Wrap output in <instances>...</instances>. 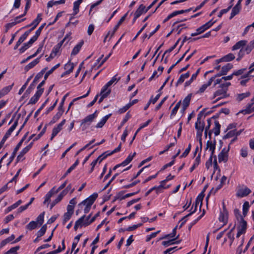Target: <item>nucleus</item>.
Returning <instances> with one entry per match:
<instances>
[{"instance_id": "49530a36", "label": "nucleus", "mask_w": 254, "mask_h": 254, "mask_svg": "<svg viewBox=\"0 0 254 254\" xmlns=\"http://www.w3.org/2000/svg\"><path fill=\"white\" fill-rule=\"evenodd\" d=\"M13 84L11 85L6 86L2 88L0 92L1 93L2 95L4 96L7 94L12 89Z\"/></svg>"}, {"instance_id": "680f3d73", "label": "nucleus", "mask_w": 254, "mask_h": 254, "mask_svg": "<svg viewBox=\"0 0 254 254\" xmlns=\"http://www.w3.org/2000/svg\"><path fill=\"white\" fill-rule=\"evenodd\" d=\"M178 238V236H177L176 238L173 239L171 240H170L169 241H163L162 243V245L166 247H168L169 246L171 245L174 244L173 241L176 240Z\"/></svg>"}, {"instance_id": "a878e982", "label": "nucleus", "mask_w": 254, "mask_h": 254, "mask_svg": "<svg viewBox=\"0 0 254 254\" xmlns=\"http://www.w3.org/2000/svg\"><path fill=\"white\" fill-rule=\"evenodd\" d=\"M110 116H111V114H109V115H106V116L104 117L101 119L100 122H99L97 124V125L95 127L96 128H101V127H102L104 126V125L105 124V123H106L107 121L108 120L109 118L110 117Z\"/></svg>"}, {"instance_id": "603ef678", "label": "nucleus", "mask_w": 254, "mask_h": 254, "mask_svg": "<svg viewBox=\"0 0 254 254\" xmlns=\"http://www.w3.org/2000/svg\"><path fill=\"white\" fill-rule=\"evenodd\" d=\"M60 112H57V114L53 117L52 119L50 122V125L55 123L62 116Z\"/></svg>"}, {"instance_id": "f03ea898", "label": "nucleus", "mask_w": 254, "mask_h": 254, "mask_svg": "<svg viewBox=\"0 0 254 254\" xmlns=\"http://www.w3.org/2000/svg\"><path fill=\"white\" fill-rule=\"evenodd\" d=\"M97 111H96L93 114L86 116L81 120L80 127L82 131L85 130L91 125L94 119L97 117Z\"/></svg>"}, {"instance_id": "ddd939ff", "label": "nucleus", "mask_w": 254, "mask_h": 254, "mask_svg": "<svg viewBox=\"0 0 254 254\" xmlns=\"http://www.w3.org/2000/svg\"><path fill=\"white\" fill-rule=\"evenodd\" d=\"M147 11L145 6L143 4H140L134 13L135 18H138L141 14Z\"/></svg>"}, {"instance_id": "3c124183", "label": "nucleus", "mask_w": 254, "mask_h": 254, "mask_svg": "<svg viewBox=\"0 0 254 254\" xmlns=\"http://www.w3.org/2000/svg\"><path fill=\"white\" fill-rule=\"evenodd\" d=\"M100 215V212H98V213H97L94 216H93L91 219V220H90L89 222H87V221H86V222H84L83 223V225L85 227L86 226H88L89 225H90L91 223H92V222H93L95 219H96L97 217H98Z\"/></svg>"}, {"instance_id": "0e129e2a", "label": "nucleus", "mask_w": 254, "mask_h": 254, "mask_svg": "<svg viewBox=\"0 0 254 254\" xmlns=\"http://www.w3.org/2000/svg\"><path fill=\"white\" fill-rule=\"evenodd\" d=\"M111 92V90L109 89L106 92V93H104V94H100L101 97L98 101V103L99 104L101 103L103 101L104 99H105V98L108 97V96L110 94Z\"/></svg>"}, {"instance_id": "c85d7f7f", "label": "nucleus", "mask_w": 254, "mask_h": 254, "mask_svg": "<svg viewBox=\"0 0 254 254\" xmlns=\"http://www.w3.org/2000/svg\"><path fill=\"white\" fill-rule=\"evenodd\" d=\"M252 104H248L245 110L241 111L239 113H243L244 114H249L254 111V107L252 108Z\"/></svg>"}, {"instance_id": "4be33fe9", "label": "nucleus", "mask_w": 254, "mask_h": 254, "mask_svg": "<svg viewBox=\"0 0 254 254\" xmlns=\"http://www.w3.org/2000/svg\"><path fill=\"white\" fill-rule=\"evenodd\" d=\"M207 29L204 24L202 25L201 26L199 27L196 30V32L195 33H192L191 34V37H194L197 36L199 34L202 33L204 31L206 30Z\"/></svg>"}, {"instance_id": "4d7b16f0", "label": "nucleus", "mask_w": 254, "mask_h": 254, "mask_svg": "<svg viewBox=\"0 0 254 254\" xmlns=\"http://www.w3.org/2000/svg\"><path fill=\"white\" fill-rule=\"evenodd\" d=\"M180 40V38L176 42V43L173 46H172L171 48H170L169 49H168L167 50H166L165 53H164V54L163 55V56H162V60L163 59L165 55L167 53H170L172 51H173L175 48L176 47H177V45L178 44V43L179 42Z\"/></svg>"}, {"instance_id": "6e6552de", "label": "nucleus", "mask_w": 254, "mask_h": 254, "mask_svg": "<svg viewBox=\"0 0 254 254\" xmlns=\"http://www.w3.org/2000/svg\"><path fill=\"white\" fill-rule=\"evenodd\" d=\"M135 154H136L135 152H134L132 155L129 154L127 156V157L123 162H122L121 164L116 165L113 168V170H116L117 168H118L119 167H120L121 166L124 167V166H126V165H127L128 164H129L132 161L133 157L135 156Z\"/></svg>"}, {"instance_id": "bb28decb", "label": "nucleus", "mask_w": 254, "mask_h": 254, "mask_svg": "<svg viewBox=\"0 0 254 254\" xmlns=\"http://www.w3.org/2000/svg\"><path fill=\"white\" fill-rule=\"evenodd\" d=\"M90 92V89H89V90L87 91L86 94H85V95H84L83 96H80V97H78L77 98H74V99H73V100L69 103V104L68 105L67 112H68L69 110L70 107L73 104V103H74V102L75 101H77V100H78L79 99H81L82 98H85V97H87L88 96V95L89 94Z\"/></svg>"}, {"instance_id": "e433bc0d", "label": "nucleus", "mask_w": 254, "mask_h": 254, "mask_svg": "<svg viewBox=\"0 0 254 254\" xmlns=\"http://www.w3.org/2000/svg\"><path fill=\"white\" fill-rule=\"evenodd\" d=\"M177 229V226H176L170 234L165 235L164 237L160 238V240L165 239L168 238H174L176 235V231Z\"/></svg>"}, {"instance_id": "58836bf2", "label": "nucleus", "mask_w": 254, "mask_h": 254, "mask_svg": "<svg viewBox=\"0 0 254 254\" xmlns=\"http://www.w3.org/2000/svg\"><path fill=\"white\" fill-rule=\"evenodd\" d=\"M47 230V225L46 224H44L42 226L41 228L37 232L36 235L38 236V238H40L43 236Z\"/></svg>"}, {"instance_id": "c9c22d12", "label": "nucleus", "mask_w": 254, "mask_h": 254, "mask_svg": "<svg viewBox=\"0 0 254 254\" xmlns=\"http://www.w3.org/2000/svg\"><path fill=\"white\" fill-rule=\"evenodd\" d=\"M29 150H27V148H25V147L20 151V154L17 157V161H20L24 159L23 156L24 155L28 152Z\"/></svg>"}, {"instance_id": "9d476101", "label": "nucleus", "mask_w": 254, "mask_h": 254, "mask_svg": "<svg viewBox=\"0 0 254 254\" xmlns=\"http://www.w3.org/2000/svg\"><path fill=\"white\" fill-rule=\"evenodd\" d=\"M247 228V223L243 217H241V220L239 222V224L237 227V230L245 234L246 232Z\"/></svg>"}, {"instance_id": "7c9ffc66", "label": "nucleus", "mask_w": 254, "mask_h": 254, "mask_svg": "<svg viewBox=\"0 0 254 254\" xmlns=\"http://www.w3.org/2000/svg\"><path fill=\"white\" fill-rule=\"evenodd\" d=\"M215 127L213 129V131L214 132L215 135L217 136L220 134V127L221 125H220L218 121H215Z\"/></svg>"}, {"instance_id": "bf43d9fd", "label": "nucleus", "mask_w": 254, "mask_h": 254, "mask_svg": "<svg viewBox=\"0 0 254 254\" xmlns=\"http://www.w3.org/2000/svg\"><path fill=\"white\" fill-rule=\"evenodd\" d=\"M160 27V25H158L157 26V27H156V28L152 32H150V33L148 36H147V35L146 34H144L143 36V38L145 39L147 37L148 39H149L152 36H153L158 30Z\"/></svg>"}, {"instance_id": "5701e85b", "label": "nucleus", "mask_w": 254, "mask_h": 254, "mask_svg": "<svg viewBox=\"0 0 254 254\" xmlns=\"http://www.w3.org/2000/svg\"><path fill=\"white\" fill-rule=\"evenodd\" d=\"M207 147L206 149L209 148V150L211 151V153L210 155L213 156L215 149V145H216V141L214 140V142L213 143L212 141H208L207 142Z\"/></svg>"}, {"instance_id": "20e7f679", "label": "nucleus", "mask_w": 254, "mask_h": 254, "mask_svg": "<svg viewBox=\"0 0 254 254\" xmlns=\"http://www.w3.org/2000/svg\"><path fill=\"white\" fill-rule=\"evenodd\" d=\"M221 89L217 90L214 94L213 98H215L217 96H220L217 99H216L215 101L213 102L214 103L217 102L218 100L222 98H224L228 96L227 94V89L226 88L220 87Z\"/></svg>"}, {"instance_id": "a19ab883", "label": "nucleus", "mask_w": 254, "mask_h": 254, "mask_svg": "<svg viewBox=\"0 0 254 254\" xmlns=\"http://www.w3.org/2000/svg\"><path fill=\"white\" fill-rule=\"evenodd\" d=\"M233 67L231 64H227L222 67L221 70L225 75Z\"/></svg>"}, {"instance_id": "aec40b11", "label": "nucleus", "mask_w": 254, "mask_h": 254, "mask_svg": "<svg viewBox=\"0 0 254 254\" xmlns=\"http://www.w3.org/2000/svg\"><path fill=\"white\" fill-rule=\"evenodd\" d=\"M55 189V187H54L45 195V200L43 202L44 204H46L47 202H48L50 201L51 197L53 196V195L55 193H56L54 191V190Z\"/></svg>"}, {"instance_id": "4468645a", "label": "nucleus", "mask_w": 254, "mask_h": 254, "mask_svg": "<svg viewBox=\"0 0 254 254\" xmlns=\"http://www.w3.org/2000/svg\"><path fill=\"white\" fill-rule=\"evenodd\" d=\"M248 43V41L245 40H241L238 42H237L233 47L232 50H236L242 48H243V47L246 46Z\"/></svg>"}, {"instance_id": "412c9836", "label": "nucleus", "mask_w": 254, "mask_h": 254, "mask_svg": "<svg viewBox=\"0 0 254 254\" xmlns=\"http://www.w3.org/2000/svg\"><path fill=\"white\" fill-rule=\"evenodd\" d=\"M190 73L189 71H188L187 73L185 74H181L176 83V86H177L179 84L183 83L185 80L188 78L190 76Z\"/></svg>"}, {"instance_id": "c03bdc74", "label": "nucleus", "mask_w": 254, "mask_h": 254, "mask_svg": "<svg viewBox=\"0 0 254 254\" xmlns=\"http://www.w3.org/2000/svg\"><path fill=\"white\" fill-rule=\"evenodd\" d=\"M60 65V64H58L56 65H55L54 66H53L50 70L48 71L45 74V80H46L48 78V77L52 74L54 71L57 68H58Z\"/></svg>"}, {"instance_id": "13d9d810", "label": "nucleus", "mask_w": 254, "mask_h": 254, "mask_svg": "<svg viewBox=\"0 0 254 254\" xmlns=\"http://www.w3.org/2000/svg\"><path fill=\"white\" fill-rule=\"evenodd\" d=\"M20 22L21 21H16L6 24L5 25V32H7L10 28L15 25L16 24L20 23Z\"/></svg>"}, {"instance_id": "6ab92c4d", "label": "nucleus", "mask_w": 254, "mask_h": 254, "mask_svg": "<svg viewBox=\"0 0 254 254\" xmlns=\"http://www.w3.org/2000/svg\"><path fill=\"white\" fill-rule=\"evenodd\" d=\"M36 86V84L34 82H32L29 86L28 87L27 90H26L25 92L24 93L23 96L21 97L22 98H24L25 97H27L31 93L32 90H34L35 88V87Z\"/></svg>"}, {"instance_id": "864d4df0", "label": "nucleus", "mask_w": 254, "mask_h": 254, "mask_svg": "<svg viewBox=\"0 0 254 254\" xmlns=\"http://www.w3.org/2000/svg\"><path fill=\"white\" fill-rule=\"evenodd\" d=\"M45 212L41 213L37 218L36 222H37V224L39 223L40 225H41L44 222Z\"/></svg>"}, {"instance_id": "39448f33", "label": "nucleus", "mask_w": 254, "mask_h": 254, "mask_svg": "<svg viewBox=\"0 0 254 254\" xmlns=\"http://www.w3.org/2000/svg\"><path fill=\"white\" fill-rule=\"evenodd\" d=\"M65 120L64 119L56 127L53 128L50 140H52L58 133L62 129L63 126L65 123Z\"/></svg>"}, {"instance_id": "de8ad7c7", "label": "nucleus", "mask_w": 254, "mask_h": 254, "mask_svg": "<svg viewBox=\"0 0 254 254\" xmlns=\"http://www.w3.org/2000/svg\"><path fill=\"white\" fill-rule=\"evenodd\" d=\"M32 77H33V76L31 75L29 78H28V79H27L26 82L24 83V85H23V86L21 87V88L19 90V92H18V94L19 95H21L23 92V91L26 89V87H27V86L28 85V83H29L30 80L31 79Z\"/></svg>"}, {"instance_id": "774afa93", "label": "nucleus", "mask_w": 254, "mask_h": 254, "mask_svg": "<svg viewBox=\"0 0 254 254\" xmlns=\"http://www.w3.org/2000/svg\"><path fill=\"white\" fill-rule=\"evenodd\" d=\"M30 46L31 45L28 44V42L24 43L23 45L19 49L20 53H24Z\"/></svg>"}, {"instance_id": "a211bd4d", "label": "nucleus", "mask_w": 254, "mask_h": 254, "mask_svg": "<svg viewBox=\"0 0 254 254\" xmlns=\"http://www.w3.org/2000/svg\"><path fill=\"white\" fill-rule=\"evenodd\" d=\"M40 58L35 59L34 61L30 63L25 66L24 69L26 71H28L29 69L34 67L37 64L39 63Z\"/></svg>"}, {"instance_id": "c756f323", "label": "nucleus", "mask_w": 254, "mask_h": 254, "mask_svg": "<svg viewBox=\"0 0 254 254\" xmlns=\"http://www.w3.org/2000/svg\"><path fill=\"white\" fill-rule=\"evenodd\" d=\"M241 8V6H238L235 5V6L232 8L230 19H231L236 15L238 14L239 13Z\"/></svg>"}, {"instance_id": "6e6d98bb", "label": "nucleus", "mask_w": 254, "mask_h": 254, "mask_svg": "<svg viewBox=\"0 0 254 254\" xmlns=\"http://www.w3.org/2000/svg\"><path fill=\"white\" fill-rule=\"evenodd\" d=\"M236 134V129H233L229 131L226 135H225L223 137V139H226L227 138H231L234 136H235Z\"/></svg>"}, {"instance_id": "473e14b6", "label": "nucleus", "mask_w": 254, "mask_h": 254, "mask_svg": "<svg viewBox=\"0 0 254 254\" xmlns=\"http://www.w3.org/2000/svg\"><path fill=\"white\" fill-rule=\"evenodd\" d=\"M65 0H59L57 1L51 0L47 3L48 7H51L54 5L64 4L65 3Z\"/></svg>"}, {"instance_id": "79ce46f5", "label": "nucleus", "mask_w": 254, "mask_h": 254, "mask_svg": "<svg viewBox=\"0 0 254 254\" xmlns=\"http://www.w3.org/2000/svg\"><path fill=\"white\" fill-rule=\"evenodd\" d=\"M109 156H110V154H108V151H106L99 156L96 160H97V162H99V163H100L103 160L106 159Z\"/></svg>"}, {"instance_id": "393cba45", "label": "nucleus", "mask_w": 254, "mask_h": 254, "mask_svg": "<svg viewBox=\"0 0 254 254\" xmlns=\"http://www.w3.org/2000/svg\"><path fill=\"white\" fill-rule=\"evenodd\" d=\"M191 94H189L183 100V105L184 111H185L190 105Z\"/></svg>"}, {"instance_id": "7ed1b4c3", "label": "nucleus", "mask_w": 254, "mask_h": 254, "mask_svg": "<svg viewBox=\"0 0 254 254\" xmlns=\"http://www.w3.org/2000/svg\"><path fill=\"white\" fill-rule=\"evenodd\" d=\"M205 109H203L197 115V121L195 124V128L197 130L203 131L204 127V122H201V119Z\"/></svg>"}, {"instance_id": "4c0bfd02", "label": "nucleus", "mask_w": 254, "mask_h": 254, "mask_svg": "<svg viewBox=\"0 0 254 254\" xmlns=\"http://www.w3.org/2000/svg\"><path fill=\"white\" fill-rule=\"evenodd\" d=\"M228 154L220 153L218 154V161L219 162H226L228 160Z\"/></svg>"}, {"instance_id": "69168bd1", "label": "nucleus", "mask_w": 254, "mask_h": 254, "mask_svg": "<svg viewBox=\"0 0 254 254\" xmlns=\"http://www.w3.org/2000/svg\"><path fill=\"white\" fill-rule=\"evenodd\" d=\"M72 215V214L69 213H65L64 215L63 224H65V223L70 219Z\"/></svg>"}, {"instance_id": "2f4dec72", "label": "nucleus", "mask_w": 254, "mask_h": 254, "mask_svg": "<svg viewBox=\"0 0 254 254\" xmlns=\"http://www.w3.org/2000/svg\"><path fill=\"white\" fill-rule=\"evenodd\" d=\"M21 145L20 144V143H18L17 144L16 147H15L11 156L9 158V161L8 163L7 164V165H8L13 160L14 158L15 155L17 152V151L19 150V148L21 147Z\"/></svg>"}, {"instance_id": "e2e57ef3", "label": "nucleus", "mask_w": 254, "mask_h": 254, "mask_svg": "<svg viewBox=\"0 0 254 254\" xmlns=\"http://www.w3.org/2000/svg\"><path fill=\"white\" fill-rule=\"evenodd\" d=\"M26 38L22 35L18 39V41L16 42L14 49L16 50L18 48V47L20 45V44L26 39Z\"/></svg>"}, {"instance_id": "09e8293b", "label": "nucleus", "mask_w": 254, "mask_h": 254, "mask_svg": "<svg viewBox=\"0 0 254 254\" xmlns=\"http://www.w3.org/2000/svg\"><path fill=\"white\" fill-rule=\"evenodd\" d=\"M249 71L247 74L242 76L243 78H246L248 76L254 77V75L251 74L252 72L254 70V62L251 65V66L249 67Z\"/></svg>"}, {"instance_id": "cd10ccee", "label": "nucleus", "mask_w": 254, "mask_h": 254, "mask_svg": "<svg viewBox=\"0 0 254 254\" xmlns=\"http://www.w3.org/2000/svg\"><path fill=\"white\" fill-rule=\"evenodd\" d=\"M200 162V154H198V156L196 157L193 165L190 168V172H192L196 167L198 166Z\"/></svg>"}, {"instance_id": "f3484780", "label": "nucleus", "mask_w": 254, "mask_h": 254, "mask_svg": "<svg viewBox=\"0 0 254 254\" xmlns=\"http://www.w3.org/2000/svg\"><path fill=\"white\" fill-rule=\"evenodd\" d=\"M127 14L128 12L126 13L124 16H123L120 19V20L118 21L117 24L114 27L113 31H112L111 34V37H112L114 35L115 33L119 28V26L124 21V20H125L127 16Z\"/></svg>"}, {"instance_id": "f704fd0d", "label": "nucleus", "mask_w": 254, "mask_h": 254, "mask_svg": "<svg viewBox=\"0 0 254 254\" xmlns=\"http://www.w3.org/2000/svg\"><path fill=\"white\" fill-rule=\"evenodd\" d=\"M191 10V8H190L189 9H186V10H177L173 12L172 13H170V16L172 17H173L178 14H183L186 12H188L190 11Z\"/></svg>"}, {"instance_id": "338daca9", "label": "nucleus", "mask_w": 254, "mask_h": 254, "mask_svg": "<svg viewBox=\"0 0 254 254\" xmlns=\"http://www.w3.org/2000/svg\"><path fill=\"white\" fill-rule=\"evenodd\" d=\"M191 144L190 143L188 145L187 148L186 149L185 151L182 153V154L180 156L181 158L186 157L190 153V150L191 149Z\"/></svg>"}, {"instance_id": "f257e3e1", "label": "nucleus", "mask_w": 254, "mask_h": 254, "mask_svg": "<svg viewBox=\"0 0 254 254\" xmlns=\"http://www.w3.org/2000/svg\"><path fill=\"white\" fill-rule=\"evenodd\" d=\"M97 197L98 194L97 193H94L93 194L79 203L78 204V207L81 208V209H82L83 206H84V213H88L91 209L92 205L93 204Z\"/></svg>"}, {"instance_id": "a18cd8bd", "label": "nucleus", "mask_w": 254, "mask_h": 254, "mask_svg": "<svg viewBox=\"0 0 254 254\" xmlns=\"http://www.w3.org/2000/svg\"><path fill=\"white\" fill-rule=\"evenodd\" d=\"M249 207L250 205L249 202L245 201L243 205V215L244 217L247 215Z\"/></svg>"}, {"instance_id": "72a5a7b5", "label": "nucleus", "mask_w": 254, "mask_h": 254, "mask_svg": "<svg viewBox=\"0 0 254 254\" xmlns=\"http://www.w3.org/2000/svg\"><path fill=\"white\" fill-rule=\"evenodd\" d=\"M81 3V0H77L73 3V15L76 14L79 12V5Z\"/></svg>"}, {"instance_id": "8fccbe9b", "label": "nucleus", "mask_w": 254, "mask_h": 254, "mask_svg": "<svg viewBox=\"0 0 254 254\" xmlns=\"http://www.w3.org/2000/svg\"><path fill=\"white\" fill-rule=\"evenodd\" d=\"M181 103V101H180L176 104V105H175L174 108L172 110V112L171 113V117L176 115L178 109H179V108L180 107Z\"/></svg>"}, {"instance_id": "ea45409f", "label": "nucleus", "mask_w": 254, "mask_h": 254, "mask_svg": "<svg viewBox=\"0 0 254 254\" xmlns=\"http://www.w3.org/2000/svg\"><path fill=\"white\" fill-rule=\"evenodd\" d=\"M250 92H247L246 93H243L241 94H239L237 95V100L238 101H241L245 98L248 97L250 95Z\"/></svg>"}, {"instance_id": "9b49d317", "label": "nucleus", "mask_w": 254, "mask_h": 254, "mask_svg": "<svg viewBox=\"0 0 254 254\" xmlns=\"http://www.w3.org/2000/svg\"><path fill=\"white\" fill-rule=\"evenodd\" d=\"M42 95L41 91H37L34 95L31 98L28 104H36Z\"/></svg>"}, {"instance_id": "0eeeda50", "label": "nucleus", "mask_w": 254, "mask_h": 254, "mask_svg": "<svg viewBox=\"0 0 254 254\" xmlns=\"http://www.w3.org/2000/svg\"><path fill=\"white\" fill-rule=\"evenodd\" d=\"M251 192V190L248 187H245L244 189H239L236 192V196L242 198L248 195Z\"/></svg>"}, {"instance_id": "b1692460", "label": "nucleus", "mask_w": 254, "mask_h": 254, "mask_svg": "<svg viewBox=\"0 0 254 254\" xmlns=\"http://www.w3.org/2000/svg\"><path fill=\"white\" fill-rule=\"evenodd\" d=\"M85 215H84L82 217H81L79 219H78L75 223L74 226V229L76 231L78 228L79 226L82 227L84 226L83 225V223L84 222V220L85 219Z\"/></svg>"}, {"instance_id": "dca6fc26", "label": "nucleus", "mask_w": 254, "mask_h": 254, "mask_svg": "<svg viewBox=\"0 0 254 254\" xmlns=\"http://www.w3.org/2000/svg\"><path fill=\"white\" fill-rule=\"evenodd\" d=\"M84 42L83 40L81 41L78 44H77L73 49L71 56H75L77 55L80 51L81 48L83 45Z\"/></svg>"}, {"instance_id": "052dcab7", "label": "nucleus", "mask_w": 254, "mask_h": 254, "mask_svg": "<svg viewBox=\"0 0 254 254\" xmlns=\"http://www.w3.org/2000/svg\"><path fill=\"white\" fill-rule=\"evenodd\" d=\"M19 246H16L11 248L9 250L7 251L4 254H16V252L19 249Z\"/></svg>"}, {"instance_id": "1a4fd4ad", "label": "nucleus", "mask_w": 254, "mask_h": 254, "mask_svg": "<svg viewBox=\"0 0 254 254\" xmlns=\"http://www.w3.org/2000/svg\"><path fill=\"white\" fill-rule=\"evenodd\" d=\"M235 57L233 54L229 53V54H227V55L224 56L222 58H221L220 59L216 60L215 61V64H219L220 63L222 62H230V61H231L233 60L234 59H235Z\"/></svg>"}, {"instance_id": "f8f14e48", "label": "nucleus", "mask_w": 254, "mask_h": 254, "mask_svg": "<svg viewBox=\"0 0 254 254\" xmlns=\"http://www.w3.org/2000/svg\"><path fill=\"white\" fill-rule=\"evenodd\" d=\"M228 211H221L219 220L220 222L224 223L223 225H226L228 222Z\"/></svg>"}, {"instance_id": "37998d69", "label": "nucleus", "mask_w": 254, "mask_h": 254, "mask_svg": "<svg viewBox=\"0 0 254 254\" xmlns=\"http://www.w3.org/2000/svg\"><path fill=\"white\" fill-rule=\"evenodd\" d=\"M37 222L34 221H31L28 224H27L26 226V229L29 230H32L35 229L37 226Z\"/></svg>"}, {"instance_id": "5fc2aeb1", "label": "nucleus", "mask_w": 254, "mask_h": 254, "mask_svg": "<svg viewBox=\"0 0 254 254\" xmlns=\"http://www.w3.org/2000/svg\"><path fill=\"white\" fill-rule=\"evenodd\" d=\"M120 77L117 78V75L113 76L112 79L108 82L106 84L109 87L112 85L114 83H117L120 80Z\"/></svg>"}, {"instance_id": "423d86ee", "label": "nucleus", "mask_w": 254, "mask_h": 254, "mask_svg": "<svg viewBox=\"0 0 254 254\" xmlns=\"http://www.w3.org/2000/svg\"><path fill=\"white\" fill-rule=\"evenodd\" d=\"M227 179V177L225 176H223L220 181V184L216 188V189L214 190V188H212L210 191L209 192V194L206 197V200H207L210 194L212 193L213 194H215V193L219 190H220L224 185L225 182L226 181Z\"/></svg>"}, {"instance_id": "2eb2a0df", "label": "nucleus", "mask_w": 254, "mask_h": 254, "mask_svg": "<svg viewBox=\"0 0 254 254\" xmlns=\"http://www.w3.org/2000/svg\"><path fill=\"white\" fill-rule=\"evenodd\" d=\"M41 16L42 14L39 13L37 15V18L35 19L30 24L26 25L25 27L33 26L35 28L42 20Z\"/></svg>"}]
</instances>
